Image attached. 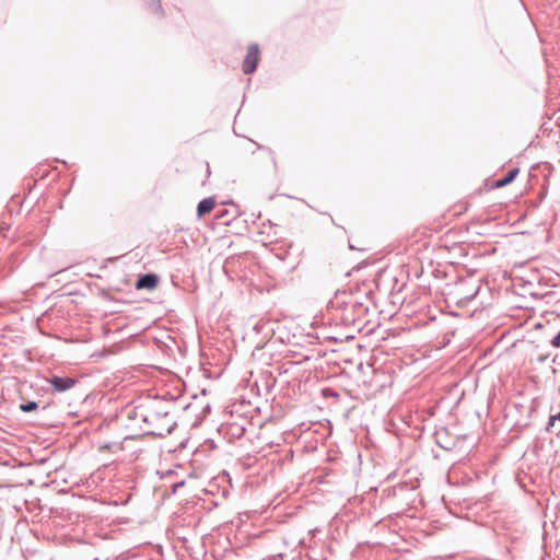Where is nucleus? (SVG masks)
<instances>
[{
	"mask_svg": "<svg viewBox=\"0 0 560 560\" xmlns=\"http://www.w3.org/2000/svg\"><path fill=\"white\" fill-rule=\"evenodd\" d=\"M258 61H259V47L257 44H252V45H249L246 57L243 61V66H242L243 72L245 74L253 73L257 68Z\"/></svg>",
	"mask_w": 560,
	"mask_h": 560,
	"instance_id": "f257e3e1",
	"label": "nucleus"
},
{
	"mask_svg": "<svg viewBox=\"0 0 560 560\" xmlns=\"http://www.w3.org/2000/svg\"><path fill=\"white\" fill-rule=\"evenodd\" d=\"M158 283H159V278L158 276L153 275V273H148V275H144V276H141L137 283H136V289L137 290H153L158 287Z\"/></svg>",
	"mask_w": 560,
	"mask_h": 560,
	"instance_id": "f03ea898",
	"label": "nucleus"
},
{
	"mask_svg": "<svg viewBox=\"0 0 560 560\" xmlns=\"http://www.w3.org/2000/svg\"><path fill=\"white\" fill-rule=\"evenodd\" d=\"M49 382L56 392H65L67 389H70L71 387H73L75 383L74 380L71 377L58 376H54Z\"/></svg>",
	"mask_w": 560,
	"mask_h": 560,
	"instance_id": "7ed1b4c3",
	"label": "nucleus"
},
{
	"mask_svg": "<svg viewBox=\"0 0 560 560\" xmlns=\"http://www.w3.org/2000/svg\"><path fill=\"white\" fill-rule=\"evenodd\" d=\"M214 206H215V201L213 198H206V199L201 200L197 207L198 217L202 218L203 215L210 213L213 210Z\"/></svg>",
	"mask_w": 560,
	"mask_h": 560,
	"instance_id": "20e7f679",
	"label": "nucleus"
},
{
	"mask_svg": "<svg viewBox=\"0 0 560 560\" xmlns=\"http://www.w3.org/2000/svg\"><path fill=\"white\" fill-rule=\"evenodd\" d=\"M518 173H520L518 168H512L511 171H509V173L503 178L495 180L493 183V187L502 188V187L511 184L516 178Z\"/></svg>",
	"mask_w": 560,
	"mask_h": 560,
	"instance_id": "39448f33",
	"label": "nucleus"
},
{
	"mask_svg": "<svg viewBox=\"0 0 560 560\" xmlns=\"http://www.w3.org/2000/svg\"><path fill=\"white\" fill-rule=\"evenodd\" d=\"M144 3L148 7V9H151L152 11L158 13L160 16L164 15V12H163V9L161 5V0H144Z\"/></svg>",
	"mask_w": 560,
	"mask_h": 560,
	"instance_id": "423d86ee",
	"label": "nucleus"
},
{
	"mask_svg": "<svg viewBox=\"0 0 560 560\" xmlns=\"http://www.w3.org/2000/svg\"><path fill=\"white\" fill-rule=\"evenodd\" d=\"M36 407H37V405L35 402H28V404H25V405H21V409L23 411H26V412L35 410Z\"/></svg>",
	"mask_w": 560,
	"mask_h": 560,
	"instance_id": "0eeeda50",
	"label": "nucleus"
},
{
	"mask_svg": "<svg viewBox=\"0 0 560 560\" xmlns=\"http://www.w3.org/2000/svg\"><path fill=\"white\" fill-rule=\"evenodd\" d=\"M551 345L556 348L560 347V332L551 340Z\"/></svg>",
	"mask_w": 560,
	"mask_h": 560,
	"instance_id": "6e6552de",
	"label": "nucleus"
},
{
	"mask_svg": "<svg viewBox=\"0 0 560 560\" xmlns=\"http://www.w3.org/2000/svg\"><path fill=\"white\" fill-rule=\"evenodd\" d=\"M555 420H560V412H559L558 415L552 416V417L550 418V424H551V425L553 424Z\"/></svg>",
	"mask_w": 560,
	"mask_h": 560,
	"instance_id": "1a4fd4ad",
	"label": "nucleus"
}]
</instances>
